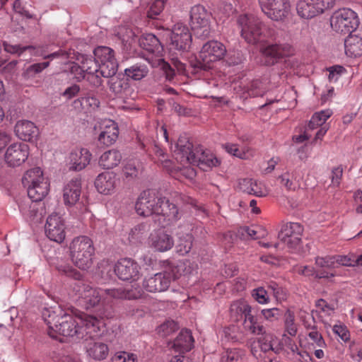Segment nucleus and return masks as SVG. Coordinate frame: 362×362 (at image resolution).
I'll list each match as a JSON object with an SVG mask.
<instances>
[{"label": "nucleus", "mask_w": 362, "mask_h": 362, "mask_svg": "<svg viewBox=\"0 0 362 362\" xmlns=\"http://www.w3.org/2000/svg\"><path fill=\"white\" fill-rule=\"evenodd\" d=\"M42 317L48 326V334L52 338H57L59 334L76 339H84L88 334L97 335L104 325L101 319L93 315H72L61 309L57 311L45 309Z\"/></svg>", "instance_id": "1"}, {"label": "nucleus", "mask_w": 362, "mask_h": 362, "mask_svg": "<svg viewBox=\"0 0 362 362\" xmlns=\"http://www.w3.org/2000/svg\"><path fill=\"white\" fill-rule=\"evenodd\" d=\"M74 290L79 303L86 309L100 305L112 306L115 300L137 299L142 296L143 291L139 287L132 286L131 289L93 288L83 283L76 284Z\"/></svg>", "instance_id": "2"}, {"label": "nucleus", "mask_w": 362, "mask_h": 362, "mask_svg": "<svg viewBox=\"0 0 362 362\" xmlns=\"http://www.w3.org/2000/svg\"><path fill=\"white\" fill-rule=\"evenodd\" d=\"M176 159L197 165L203 170L217 166L219 161L209 151H204L199 146L193 148V145L187 138H180L174 150Z\"/></svg>", "instance_id": "3"}, {"label": "nucleus", "mask_w": 362, "mask_h": 362, "mask_svg": "<svg viewBox=\"0 0 362 362\" xmlns=\"http://www.w3.org/2000/svg\"><path fill=\"white\" fill-rule=\"evenodd\" d=\"M138 42L139 46L149 53L146 57L148 63L152 66L160 67L166 78L170 81L175 74L174 71L163 58V47L157 37L151 33L143 34Z\"/></svg>", "instance_id": "4"}, {"label": "nucleus", "mask_w": 362, "mask_h": 362, "mask_svg": "<svg viewBox=\"0 0 362 362\" xmlns=\"http://www.w3.org/2000/svg\"><path fill=\"white\" fill-rule=\"evenodd\" d=\"M69 250L71 259L77 267L83 270L90 267L95 250L90 238L86 235L74 238Z\"/></svg>", "instance_id": "5"}, {"label": "nucleus", "mask_w": 362, "mask_h": 362, "mask_svg": "<svg viewBox=\"0 0 362 362\" xmlns=\"http://www.w3.org/2000/svg\"><path fill=\"white\" fill-rule=\"evenodd\" d=\"M22 183L27 188L30 199L42 201L48 194L49 184L39 167L27 170L22 177Z\"/></svg>", "instance_id": "6"}, {"label": "nucleus", "mask_w": 362, "mask_h": 362, "mask_svg": "<svg viewBox=\"0 0 362 362\" xmlns=\"http://www.w3.org/2000/svg\"><path fill=\"white\" fill-rule=\"evenodd\" d=\"M182 267L181 262L169 263L163 273L156 274L153 276L146 278L143 283L144 288L148 292H162L168 289L172 279H177Z\"/></svg>", "instance_id": "7"}, {"label": "nucleus", "mask_w": 362, "mask_h": 362, "mask_svg": "<svg viewBox=\"0 0 362 362\" xmlns=\"http://www.w3.org/2000/svg\"><path fill=\"white\" fill-rule=\"evenodd\" d=\"M242 37L250 44H256L261 40L263 29L262 21L255 15L245 13L237 18Z\"/></svg>", "instance_id": "8"}, {"label": "nucleus", "mask_w": 362, "mask_h": 362, "mask_svg": "<svg viewBox=\"0 0 362 362\" xmlns=\"http://www.w3.org/2000/svg\"><path fill=\"white\" fill-rule=\"evenodd\" d=\"M359 24L356 13L351 8H342L335 11L330 17L332 29L341 34L351 33Z\"/></svg>", "instance_id": "9"}, {"label": "nucleus", "mask_w": 362, "mask_h": 362, "mask_svg": "<svg viewBox=\"0 0 362 362\" xmlns=\"http://www.w3.org/2000/svg\"><path fill=\"white\" fill-rule=\"evenodd\" d=\"M227 52L226 46L218 40L206 42L199 52V65L204 70L213 69L222 60Z\"/></svg>", "instance_id": "10"}, {"label": "nucleus", "mask_w": 362, "mask_h": 362, "mask_svg": "<svg viewBox=\"0 0 362 362\" xmlns=\"http://www.w3.org/2000/svg\"><path fill=\"white\" fill-rule=\"evenodd\" d=\"M211 13L204 6L198 4L191 8L190 25L197 37L205 39L209 37L211 31Z\"/></svg>", "instance_id": "11"}, {"label": "nucleus", "mask_w": 362, "mask_h": 362, "mask_svg": "<svg viewBox=\"0 0 362 362\" xmlns=\"http://www.w3.org/2000/svg\"><path fill=\"white\" fill-rule=\"evenodd\" d=\"M262 12L274 21H285L291 12L289 0H258Z\"/></svg>", "instance_id": "12"}, {"label": "nucleus", "mask_w": 362, "mask_h": 362, "mask_svg": "<svg viewBox=\"0 0 362 362\" xmlns=\"http://www.w3.org/2000/svg\"><path fill=\"white\" fill-rule=\"evenodd\" d=\"M95 59L100 63V74L104 78L112 76L117 73L118 63L112 49L100 46L94 50Z\"/></svg>", "instance_id": "13"}, {"label": "nucleus", "mask_w": 362, "mask_h": 362, "mask_svg": "<svg viewBox=\"0 0 362 362\" xmlns=\"http://www.w3.org/2000/svg\"><path fill=\"white\" fill-rule=\"evenodd\" d=\"M335 0H300L296 5L298 15L303 19H311L334 5Z\"/></svg>", "instance_id": "14"}, {"label": "nucleus", "mask_w": 362, "mask_h": 362, "mask_svg": "<svg viewBox=\"0 0 362 362\" xmlns=\"http://www.w3.org/2000/svg\"><path fill=\"white\" fill-rule=\"evenodd\" d=\"M165 33L170 37V49L178 51H187L192 43V35L188 27L182 23L175 24L171 30H166Z\"/></svg>", "instance_id": "15"}, {"label": "nucleus", "mask_w": 362, "mask_h": 362, "mask_svg": "<svg viewBox=\"0 0 362 362\" xmlns=\"http://www.w3.org/2000/svg\"><path fill=\"white\" fill-rule=\"evenodd\" d=\"M262 63L271 66L284 57L292 56L294 54L293 47L289 44H272L261 49Z\"/></svg>", "instance_id": "16"}, {"label": "nucleus", "mask_w": 362, "mask_h": 362, "mask_svg": "<svg viewBox=\"0 0 362 362\" xmlns=\"http://www.w3.org/2000/svg\"><path fill=\"white\" fill-rule=\"evenodd\" d=\"M158 200L153 191H143L135 204L136 213L141 216H154L159 212Z\"/></svg>", "instance_id": "17"}, {"label": "nucleus", "mask_w": 362, "mask_h": 362, "mask_svg": "<svg viewBox=\"0 0 362 362\" xmlns=\"http://www.w3.org/2000/svg\"><path fill=\"white\" fill-rule=\"evenodd\" d=\"M174 244L173 237L163 229L153 230L148 238V246L154 252L169 251L173 247Z\"/></svg>", "instance_id": "18"}, {"label": "nucleus", "mask_w": 362, "mask_h": 362, "mask_svg": "<svg viewBox=\"0 0 362 362\" xmlns=\"http://www.w3.org/2000/svg\"><path fill=\"white\" fill-rule=\"evenodd\" d=\"M45 228L47 236L51 240L62 243L65 239L64 221L58 213L54 212L47 217Z\"/></svg>", "instance_id": "19"}, {"label": "nucleus", "mask_w": 362, "mask_h": 362, "mask_svg": "<svg viewBox=\"0 0 362 362\" xmlns=\"http://www.w3.org/2000/svg\"><path fill=\"white\" fill-rule=\"evenodd\" d=\"M29 154L30 149L28 144L14 143L7 148L4 154V160L10 167H18L25 162Z\"/></svg>", "instance_id": "20"}, {"label": "nucleus", "mask_w": 362, "mask_h": 362, "mask_svg": "<svg viewBox=\"0 0 362 362\" xmlns=\"http://www.w3.org/2000/svg\"><path fill=\"white\" fill-rule=\"evenodd\" d=\"M141 267L131 258H122L115 266V272L123 281H136L140 276Z\"/></svg>", "instance_id": "21"}, {"label": "nucleus", "mask_w": 362, "mask_h": 362, "mask_svg": "<svg viewBox=\"0 0 362 362\" xmlns=\"http://www.w3.org/2000/svg\"><path fill=\"white\" fill-rule=\"evenodd\" d=\"M303 231V226L300 223L291 222L282 227L279 238L288 248L294 249L300 243Z\"/></svg>", "instance_id": "22"}, {"label": "nucleus", "mask_w": 362, "mask_h": 362, "mask_svg": "<svg viewBox=\"0 0 362 362\" xmlns=\"http://www.w3.org/2000/svg\"><path fill=\"white\" fill-rule=\"evenodd\" d=\"M76 61L82 64L87 74V81L95 86H99L102 84V76L100 74V65L98 61L93 59L91 56L81 54L76 52Z\"/></svg>", "instance_id": "23"}, {"label": "nucleus", "mask_w": 362, "mask_h": 362, "mask_svg": "<svg viewBox=\"0 0 362 362\" xmlns=\"http://www.w3.org/2000/svg\"><path fill=\"white\" fill-rule=\"evenodd\" d=\"M158 206L159 212L155 213L154 216L158 218L155 221H158L159 225L166 226L180 218L177 207L165 198H159Z\"/></svg>", "instance_id": "24"}, {"label": "nucleus", "mask_w": 362, "mask_h": 362, "mask_svg": "<svg viewBox=\"0 0 362 362\" xmlns=\"http://www.w3.org/2000/svg\"><path fill=\"white\" fill-rule=\"evenodd\" d=\"M100 332L97 335L88 334L86 339L85 349L88 357L93 360L101 361L107 358L109 354V348L104 342L95 338L100 335Z\"/></svg>", "instance_id": "25"}, {"label": "nucleus", "mask_w": 362, "mask_h": 362, "mask_svg": "<svg viewBox=\"0 0 362 362\" xmlns=\"http://www.w3.org/2000/svg\"><path fill=\"white\" fill-rule=\"evenodd\" d=\"M92 157V153L88 148H76L69 153L66 165L70 170L81 171L90 164Z\"/></svg>", "instance_id": "26"}, {"label": "nucleus", "mask_w": 362, "mask_h": 362, "mask_svg": "<svg viewBox=\"0 0 362 362\" xmlns=\"http://www.w3.org/2000/svg\"><path fill=\"white\" fill-rule=\"evenodd\" d=\"M100 134L98 141L100 144L107 146L115 143L119 135L117 124L110 119H105L99 123Z\"/></svg>", "instance_id": "27"}, {"label": "nucleus", "mask_w": 362, "mask_h": 362, "mask_svg": "<svg viewBox=\"0 0 362 362\" xmlns=\"http://www.w3.org/2000/svg\"><path fill=\"white\" fill-rule=\"evenodd\" d=\"M119 184L117 175L113 172H103L95 178L94 185L97 191L104 195H111L115 193Z\"/></svg>", "instance_id": "28"}, {"label": "nucleus", "mask_w": 362, "mask_h": 362, "mask_svg": "<svg viewBox=\"0 0 362 362\" xmlns=\"http://www.w3.org/2000/svg\"><path fill=\"white\" fill-rule=\"evenodd\" d=\"M81 180L76 177L69 181L63 189V202L69 207L76 204L81 197Z\"/></svg>", "instance_id": "29"}, {"label": "nucleus", "mask_w": 362, "mask_h": 362, "mask_svg": "<svg viewBox=\"0 0 362 362\" xmlns=\"http://www.w3.org/2000/svg\"><path fill=\"white\" fill-rule=\"evenodd\" d=\"M108 81V86L110 90L115 94L117 97L126 99L132 97L133 90L127 82V79L119 78L117 76L113 75L110 77Z\"/></svg>", "instance_id": "30"}, {"label": "nucleus", "mask_w": 362, "mask_h": 362, "mask_svg": "<svg viewBox=\"0 0 362 362\" xmlns=\"http://www.w3.org/2000/svg\"><path fill=\"white\" fill-rule=\"evenodd\" d=\"M15 133L23 141H32L37 136L38 129L35 124L28 120H20L15 125Z\"/></svg>", "instance_id": "31"}, {"label": "nucleus", "mask_w": 362, "mask_h": 362, "mask_svg": "<svg viewBox=\"0 0 362 362\" xmlns=\"http://www.w3.org/2000/svg\"><path fill=\"white\" fill-rule=\"evenodd\" d=\"M239 185L241 190L256 197H265L269 194V189L265 185L258 180L243 179L240 182Z\"/></svg>", "instance_id": "32"}, {"label": "nucleus", "mask_w": 362, "mask_h": 362, "mask_svg": "<svg viewBox=\"0 0 362 362\" xmlns=\"http://www.w3.org/2000/svg\"><path fill=\"white\" fill-rule=\"evenodd\" d=\"M344 41L346 54L350 57H359L362 55V30L356 33H349Z\"/></svg>", "instance_id": "33"}, {"label": "nucleus", "mask_w": 362, "mask_h": 362, "mask_svg": "<svg viewBox=\"0 0 362 362\" xmlns=\"http://www.w3.org/2000/svg\"><path fill=\"white\" fill-rule=\"evenodd\" d=\"M122 159V153L116 149L103 152L98 159V165L105 170H111L118 166Z\"/></svg>", "instance_id": "34"}, {"label": "nucleus", "mask_w": 362, "mask_h": 362, "mask_svg": "<svg viewBox=\"0 0 362 362\" xmlns=\"http://www.w3.org/2000/svg\"><path fill=\"white\" fill-rule=\"evenodd\" d=\"M194 346V339L188 329L182 330L174 341V347L179 352L189 351Z\"/></svg>", "instance_id": "35"}, {"label": "nucleus", "mask_w": 362, "mask_h": 362, "mask_svg": "<svg viewBox=\"0 0 362 362\" xmlns=\"http://www.w3.org/2000/svg\"><path fill=\"white\" fill-rule=\"evenodd\" d=\"M251 306L245 300L240 299L234 301L230 308V317L234 321H238L243 316L245 317L248 313H251Z\"/></svg>", "instance_id": "36"}, {"label": "nucleus", "mask_w": 362, "mask_h": 362, "mask_svg": "<svg viewBox=\"0 0 362 362\" xmlns=\"http://www.w3.org/2000/svg\"><path fill=\"white\" fill-rule=\"evenodd\" d=\"M80 62L76 61V57L69 59L64 62L66 66L65 71H69L73 77L77 81H81L83 79L87 80V74L82 64L79 65Z\"/></svg>", "instance_id": "37"}, {"label": "nucleus", "mask_w": 362, "mask_h": 362, "mask_svg": "<svg viewBox=\"0 0 362 362\" xmlns=\"http://www.w3.org/2000/svg\"><path fill=\"white\" fill-rule=\"evenodd\" d=\"M49 66V62L33 64L26 67L23 70L21 74L22 78L25 81H33L38 74L41 73L44 69L47 68Z\"/></svg>", "instance_id": "38"}, {"label": "nucleus", "mask_w": 362, "mask_h": 362, "mask_svg": "<svg viewBox=\"0 0 362 362\" xmlns=\"http://www.w3.org/2000/svg\"><path fill=\"white\" fill-rule=\"evenodd\" d=\"M295 269L298 274L305 276H315L320 279H328L337 276L336 273L331 272H327L325 270L316 271L310 266H298Z\"/></svg>", "instance_id": "39"}, {"label": "nucleus", "mask_w": 362, "mask_h": 362, "mask_svg": "<svg viewBox=\"0 0 362 362\" xmlns=\"http://www.w3.org/2000/svg\"><path fill=\"white\" fill-rule=\"evenodd\" d=\"M38 202L33 199L25 200L19 205V209L22 215L26 219H34L37 216Z\"/></svg>", "instance_id": "40"}, {"label": "nucleus", "mask_w": 362, "mask_h": 362, "mask_svg": "<svg viewBox=\"0 0 362 362\" xmlns=\"http://www.w3.org/2000/svg\"><path fill=\"white\" fill-rule=\"evenodd\" d=\"M246 352L238 348L228 349L223 352L221 358V362H244Z\"/></svg>", "instance_id": "41"}, {"label": "nucleus", "mask_w": 362, "mask_h": 362, "mask_svg": "<svg viewBox=\"0 0 362 362\" xmlns=\"http://www.w3.org/2000/svg\"><path fill=\"white\" fill-rule=\"evenodd\" d=\"M262 337L259 338L258 343L259 347L263 352H267L269 351H273L274 353H278L279 348L275 346L277 338L272 334H266L265 332L262 334Z\"/></svg>", "instance_id": "42"}, {"label": "nucleus", "mask_w": 362, "mask_h": 362, "mask_svg": "<svg viewBox=\"0 0 362 362\" xmlns=\"http://www.w3.org/2000/svg\"><path fill=\"white\" fill-rule=\"evenodd\" d=\"M148 72V69L145 64H134L129 68L124 69L125 75L135 81H139L144 78Z\"/></svg>", "instance_id": "43"}, {"label": "nucleus", "mask_w": 362, "mask_h": 362, "mask_svg": "<svg viewBox=\"0 0 362 362\" xmlns=\"http://www.w3.org/2000/svg\"><path fill=\"white\" fill-rule=\"evenodd\" d=\"M245 328L251 333L257 335L263 334L264 328L263 325L257 322V319L251 313H248L245 317Z\"/></svg>", "instance_id": "44"}, {"label": "nucleus", "mask_w": 362, "mask_h": 362, "mask_svg": "<svg viewBox=\"0 0 362 362\" xmlns=\"http://www.w3.org/2000/svg\"><path fill=\"white\" fill-rule=\"evenodd\" d=\"M332 114V110L329 109L315 112L310 120L309 128L314 129L319 127H322Z\"/></svg>", "instance_id": "45"}, {"label": "nucleus", "mask_w": 362, "mask_h": 362, "mask_svg": "<svg viewBox=\"0 0 362 362\" xmlns=\"http://www.w3.org/2000/svg\"><path fill=\"white\" fill-rule=\"evenodd\" d=\"M148 231V226L146 224H139L134 227L129 233V240L133 243L141 242Z\"/></svg>", "instance_id": "46"}, {"label": "nucleus", "mask_w": 362, "mask_h": 362, "mask_svg": "<svg viewBox=\"0 0 362 362\" xmlns=\"http://www.w3.org/2000/svg\"><path fill=\"white\" fill-rule=\"evenodd\" d=\"M32 54L42 56V57L44 59H49L51 60H53V59H57V58H62V59L67 61L69 59H74L76 55V52L72 50H69V51L66 52V51L60 49V50H59L57 52H54L50 54L45 55L43 54L42 52H40L38 50L35 49V51L33 52H32Z\"/></svg>", "instance_id": "47"}, {"label": "nucleus", "mask_w": 362, "mask_h": 362, "mask_svg": "<svg viewBox=\"0 0 362 362\" xmlns=\"http://www.w3.org/2000/svg\"><path fill=\"white\" fill-rule=\"evenodd\" d=\"M178 239V243L176 246L177 252L181 255H185L192 249L193 237L191 234L187 233L185 235L179 236Z\"/></svg>", "instance_id": "48"}, {"label": "nucleus", "mask_w": 362, "mask_h": 362, "mask_svg": "<svg viewBox=\"0 0 362 362\" xmlns=\"http://www.w3.org/2000/svg\"><path fill=\"white\" fill-rule=\"evenodd\" d=\"M56 268L60 274L68 277L73 278L76 280H80L82 278L81 272L65 262H59Z\"/></svg>", "instance_id": "49"}, {"label": "nucleus", "mask_w": 362, "mask_h": 362, "mask_svg": "<svg viewBox=\"0 0 362 362\" xmlns=\"http://www.w3.org/2000/svg\"><path fill=\"white\" fill-rule=\"evenodd\" d=\"M74 103H79L83 108L86 109L87 111L95 110L100 106L99 100L96 97L91 95L83 97L79 100H75Z\"/></svg>", "instance_id": "50"}, {"label": "nucleus", "mask_w": 362, "mask_h": 362, "mask_svg": "<svg viewBox=\"0 0 362 362\" xmlns=\"http://www.w3.org/2000/svg\"><path fill=\"white\" fill-rule=\"evenodd\" d=\"M117 35L123 42L129 45H132L136 40V35L133 30L125 27L119 28Z\"/></svg>", "instance_id": "51"}, {"label": "nucleus", "mask_w": 362, "mask_h": 362, "mask_svg": "<svg viewBox=\"0 0 362 362\" xmlns=\"http://www.w3.org/2000/svg\"><path fill=\"white\" fill-rule=\"evenodd\" d=\"M334 258L335 268L338 266L355 267L356 259L354 255H336Z\"/></svg>", "instance_id": "52"}, {"label": "nucleus", "mask_w": 362, "mask_h": 362, "mask_svg": "<svg viewBox=\"0 0 362 362\" xmlns=\"http://www.w3.org/2000/svg\"><path fill=\"white\" fill-rule=\"evenodd\" d=\"M226 150L228 153L241 159H247L252 156V153L250 152L249 149L246 151L239 149L235 144H227L226 146Z\"/></svg>", "instance_id": "53"}, {"label": "nucleus", "mask_w": 362, "mask_h": 362, "mask_svg": "<svg viewBox=\"0 0 362 362\" xmlns=\"http://www.w3.org/2000/svg\"><path fill=\"white\" fill-rule=\"evenodd\" d=\"M178 329L177 323L173 320H168L158 327V332L166 337Z\"/></svg>", "instance_id": "54"}, {"label": "nucleus", "mask_w": 362, "mask_h": 362, "mask_svg": "<svg viewBox=\"0 0 362 362\" xmlns=\"http://www.w3.org/2000/svg\"><path fill=\"white\" fill-rule=\"evenodd\" d=\"M295 317L292 312L288 310L285 315V327L286 332L291 335L294 336L297 332V327L294 322Z\"/></svg>", "instance_id": "55"}, {"label": "nucleus", "mask_w": 362, "mask_h": 362, "mask_svg": "<svg viewBox=\"0 0 362 362\" xmlns=\"http://www.w3.org/2000/svg\"><path fill=\"white\" fill-rule=\"evenodd\" d=\"M4 47L6 52L11 54H18V55H21L23 52L26 50L30 51V54H32V52H33L35 49V47L31 46L21 47L20 45H10L7 42H4Z\"/></svg>", "instance_id": "56"}, {"label": "nucleus", "mask_w": 362, "mask_h": 362, "mask_svg": "<svg viewBox=\"0 0 362 362\" xmlns=\"http://www.w3.org/2000/svg\"><path fill=\"white\" fill-rule=\"evenodd\" d=\"M334 258L333 256H327L325 257H318L315 259L317 267L322 269H332L335 268Z\"/></svg>", "instance_id": "57"}, {"label": "nucleus", "mask_w": 362, "mask_h": 362, "mask_svg": "<svg viewBox=\"0 0 362 362\" xmlns=\"http://www.w3.org/2000/svg\"><path fill=\"white\" fill-rule=\"evenodd\" d=\"M137 356L127 351H119L115 354L112 362H136Z\"/></svg>", "instance_id": "58"}, {"label": "nucleus", "mask_w": 362, "mask_h": 362, "mask_svg": "<svg viewBox=\"0 0 362 362\" xmlns=\"http://www.w3.org/2000/svg\"><path fill=\"white\" fill-rule=\"evenodd\" d=\"M332 330L343 341L347 342L350 339V332L347 327L342 325L338 324L334 325Z\"/></svg>", "instance_id": "59"}, {"label": "nucleus", "mask_w": 362, "mask_h": 362, "mask_svg": "<svg viewBox=\"0 0 362 362\" xmlns=\"http://www.w3.org/2000/svg\"><path fill=\"white\" fill-rule=\"evenodd\" d=\"M166 1L167 0H156L151 6L148 16L154 18L158 16L163 10Z\"/></svg>", "instance_id": "60"}, {"label": "nucleus", "mask_w": 362, "mask_h": 362, "mask_svg": "<svg viewBox=\"0 0 362 362\" xmlns=\"http://www.w3.org/2000/svg\"><path fill=\"white\" fill-rule=\"evenodd\" d=\"M252 296L259 304H267L269 300L267 291L262 287L254 289Z\"/></svg>", "instance_id": "61"}, {"label": "nucleus", "mask_w": 362, "mask_h": 362, "mask_svg": "<svg viewBox=\"0 0 362 362\" xmlns=\"http://www.w3.org/2000/svg\"><path fill=\"white\" fill-rule=\"evenodd\" d=\"M261 313L264 318L269 322L278 320L281 315V311L276 308L263 309Z\"/></svg>", "instance_id": "62"}, {"label": "nucleus", "mask_w": 362, "mask_h": 362, "mask_svg": "<svg viewBox=\"0 0 362 362\" xmlns=\"http://www.w3.org/2000/svg\"><path fill=\"white\" fill-rule=\"evenodd\" d=\"M309 338L314 342L313 345L316 346L318 348H326L327 344L323 339L321 334L316 329H312L308 334Z\"/></svg>", "instance_id": "63"}, {"label": "nucleus", "mask_w": 362, "mask_h": 362, "mask_svg": "<svg viewBox=\"0 0 362 362\" xmlns=\"http://www.w3.org/2000/svg\"><path fill=\"white\" fill-rule=\"evenodd\" d=\"M243 230L252 239L263 238L267 234V231L259 227H245Z\"/></svg>", "instance_id": "64"}]
</instances>
